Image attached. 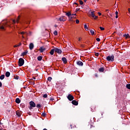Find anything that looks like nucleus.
<instances>
[{"mask_svg":"<svg viewBox=\"0 0 130 130\" xmlns=\"http://www.w3.org/2000/svg\"><path fill=\"white\" fill-rule=\"evenodd\" d=\"M25 61H24V59L20 58L19 59L18 61V64L19 67H22Z\"/></svg>","mask_w":130,"mask_h":130,"instance_id":"obj_1","label":"nucleus"},{"mask_svg":"<svg viewBox=\"0 0 130 130\" xmlns=\"http://www.w3.org/2000/svg\"><path fill=\"white\" fill-rule=\"evenodd\" d=\"M106 59L108 61H113L114 60V56H108L107 57Z\"/></svg>","mask_w":130,"mask_h":130,"instance_id":"obj_2","label":"nucleus"},{"mask_svg":"<svg viewBox=\"0 0 130 130\" xmlns=\"http://www.w3.org/2000/svg\"><path fill=\"white\" fill-rule=\"evenodd\" d=\"M29 105H30L29 109H32L33 107H36V104H35V103H34V102L33 101H31L29 102Z\"/></svg>","mask_w":130,"mask_h":130,"instance_id":"obj_3","label":"nucleus"},{"mask_svg":"<svg viewBox=\"0 0 130 130\" xmlns=\"http://www.w3.org/2000/svg\"><path fill=\"white\" fill-rule=\"evenodd\" d=\"M67 98L68 100H69L70 101H73V100H74V96H73V95H72V94H69L68 95V96H67Z\"/></svg>","mask_w":130,"mask_h":130,"instance_id":"obj_4","label":"nucleus"},{"mask_svg":"<svg viewBox=\"0 0 130 130\" xmlns=\"http://www.w3.org/2000/svg\"><path fill=\"white\" fill-rule=\"evenodd\" d=\"M57 21H60V22H65L66 19H64V16H61L57 19Z\"/></svg>","mask_w":130,"mask_h":130,"instance_id":"obj_5","label":"nucleus"},{"mask_svg":"<svg viewBox=\"0 0 130 130\" xmlns=\"http://www.w3.org/2000/svg\"><path fill=\"white\" fill-rule=\"evenodd\" d=\"M54 50H55V52H56L57 53H59V54H60V53H61V52H62L61 50H60L57 48H55Z\"/></svg>","mask_w":130,"mask_h":130,"instance_id":"obj_6","label":"nucleus"},{"mask_svg":"<svg viewBox=\"0 0 130 130\" xmlns=\"http://www.w3.org/2000/svg\"><path fill=\"white\" fill-rule=\"evenodd\" d=\"M33 48H34V44H33V43H31L29 44V49L30 50H32V49H33Z\"/></svg>","mask_w":130,"mask_h":130,"instance_id":"obj_7","label":"nucleus"},{"mask_svg":"<svg viewBox=\"0 0 130 130\" xmlns=\"http://www.w3.org/2000/svg\"><path fill=\"white\" fill-rule=\"evenodd\" d=\"M77 64H78V66H83V62L81 61H78L77 62Z\"/></svg>","mask_w":130,"mask_h":130,"instance_id":"obj_8","label":"nucleus"},{"mask_svg":"<svg viewBox=\"0 0 130 130\" xmlns=\"http://www.w3.org/2000/svg\"><path fill=\"white\" fill-rule=\"evenodd\" d=\"M72 104H73V105H76V106L78 105V102H77L75 100L73 101L72 102Z\"/></svg>","mask_w":130,"mask_h":130,"instance_id":"obj_9","label":"nucleus"},{"mask_svg":"<svg viewBox=\"0 0 130 130\" xmlns=\"http://www.w3.org/2000/svg\"><path fill=\"white\" fill-rule=\"evenodd\" d=\"M62 60L64 62V63H67V62H68V61L67 60V58H66V57H62Z\"/></svg>","mask_w":130,"mask_h":130,"instance_id":"obj_10","label":"nucleus"},{"mask_svg":"<svg viewBox=\"0 0 130 130\" xmlns=\"http://www.w3.org/2000/svg\"><path fill=\"white\" fill-rule=\"evenodd\" d=\"M15 102L17 103V104H19V103H20L21 101L20 100V99L17 98L15 100Z\"/></svg>","mask_w":130,"mask_h":130,"instance_id":"obj_11","label":"nucleus"},{"mask_svg":"<svg viewBox=\"0 0 130 130\" xmlns=\"http://www.w3.org/2000/svg\"><path fill=\"white\" fill-rule=\"evenodd\" d=\"M90 32L91 35H94V34H95V29H90Z\"/></svg>","mask_w":130,"mask_h":130,"instance_id":"obj_12","label":"nucleus"},{"mask_svg":"<svg viewBox=\"0 0 130 130\" xmlns=\"http://www.w3.org/2000/svg\"><path fill=\"white\" fill-rule=\"evenodd\" d=\"M123 36H124V37H125V38H126V39L130 38L129 35H128V34H127V35H126V34H125V35H123Z\"/></svg>","mask_w":130,"mask_h":130,"instance_id":"obj_13","label":"nucleus"},{"mask_svg":"<svg viewBox=\"0 0 130 130\" xmlns=\"http://www.w3.org/2000/svg\"><path fill=\"white\" fill-rule=\"evenodd\" d=\"M54 51H55V50H54V48L52 49L51 50V51L50 52V55H53L54 53Z\"/></svg>","mask_w":130,"mask_h":130,"instance_id":"obj_14","label":"nucleus"},{"mask_svg":"<svg viewBox=\"0 0 130 130\" xmlns=\"http://www.w3.org/2000/svg\"><path fill=\"white\" fill-rule=\"evenodd\" d=\"M10 75H11V73H10V72H7L6 73V77H7V78L10 77Z\"/></svg>","mask_w":130,"mask_h":130,"instance_id":"obj_15","label":"nucleus"},{"mask_svg":"<svg viewBox=\"0 0 130 130\" xmlns=\"http://www.w3.org/2000/svg\"><path fill=\"white\" fill-rule=\"evenodd\" d=\"M66 16H68L69 18H70V16H72V14L71 12H68L66 14Z\"/></svg>","mask_w":130,"mask_h":130,"instance_id":"obj_16","label":"nucleus"},{"mask_svg":"<svg viewBox=\"0 0 130 130\" xmlns=\"http://www.w3.org/2000/svg\"><path fill=\"white\" fill-rule=\"evenodd\" d=\"M16 115L18 116H21V112L17 111L16 112Z\"/></svg>","mask_w":130,"mask_h":130,"instance_id":"obj_17","label":"nucleus"},{"mask_svg":"<svg viewBox=\"0 0 130 130\" xmlns=\"http://www.w3.org/2000/svg\"><path fill=\"white\" fill-rule=\"evenodd\" d=\"M84 29L86 30V31H88L89 29L88 28V26H87V24H84Z\"/></svg>","mask_w":130,"mask_h":130,"instance_id":"obj_18","label":"nucleus"},{"mask_svg":"<svg viewBox=\"0 0 130 130\" xmlns=\"http://www.w3.org/2000/svg\"><path fill=\"white\" fill-rule=\"evenodd\" d=\"M1 80H4L5 79V75H2L0 76Z\"/></svg>","mask_w":130,"mask_h":130,"instance_id":"obj_19","label":"nucleus"},{"mask_svg":"<svg viewBox=\"0 0 130 130\" xmlns=\"http://www.w3.org/2000/svg\"><path fill=\"white\" fill-rule=\"evenodd\" d=\"M44 50H45V49L43 48H41L40 49V52H43V51H44Z\"/></svg>","mask_w":130,"mask_h":130,"instance_id":"obj_20","label":"nucleus"},{"mask_svg":"<svg viewBox=\"0 0 130 130\" xmlns=\"http://www.w3.org/2000/svg\"><path fill=\"white\" fill-rule=\"evenodd\" d=\"M27 53H28V51L24 52L23 53H22V55L24 56V55H26V54H27Z\"/></svg>","mask_w":130,"mask_h":130,"instance_id":"obj_21","label":"nucleus"},{"mask_svg":"<svg viewBox=\"0 0 130 130\" xmlns=\"http://www.w3.org/2000/svg\"><path fill=\"white\" fill-rule=\"evenodd\" d=\"M38 60H42V56H38Z\"/></svg>","mask_w":130,"mask_h":130,"instance_id":"obj_22","label":"nucleus"},{"mask_svg":"<svg viewBox=\"0 0 130 130\" xmlns=\"http://www.w3.org/2000/svg\"><path fill=\"white\" fill-rule=\"evenodd\" d=\"M99 71L101 72H104V68H100V69H99Z\"/></svg>","mask_w":130,"mask_h":130,"instance_id":"obj_23","label":"nucleus"},{"mask_svg":"<svg viewBox=\"0 0 130 130\" xmlns=\"http://www.w3.org/2000/svg\"><path fill=\"white\" fill-rule=\"evenodd\" d=\"M126 87L127 89H129V90H130V84H127Z\"/></svg>","mask_w":130,"mask_h":130,"instance_id":"obj_24","label":"nucleus"},{"mask_svg":"<svg viewBox=\"0 0 130 130\" xmlns=\"http://www.w3.org/2000/svg\"><path fill=\"white\" fill-rule=\"evenodd\" d=\"M51 80H52V78H51V77L48 78V81H49V82H50Z\"/></svg>","mask_w":130,"mask_h":130,"instance_id":"obj_25","label":"nucleus"},{"mask_svg":"<svg viewBox=\"0 0 130 130\" xmlns=\"http://www.w3.org/2000/svg\"><path fill=\"white\" fill-rule=\"evenodd\" d=\"M37 107L38 108H39L41 107V105L40 104H38L37 105Z\"/></svg>","mask_w":130,"mask_h":130,"instance_id":"obj_26","label":"nucleus"},{"mask_svg":"<svg viewBox=\"0 0 130 130\" xmlns=\"http://www.w3.org/2000/svg\"><path fill=\"white\" fill-rule=\"evenodd\" d=\"M95 16V14H94V12H91V16L92 18Z\"/></svg>","mask_w":130,"mask_h":130,"instance_id":"obj_27","label":"nucleus"},{"mask_svg":"<svg viewBox=\"0 0 130 130\" xmlns=\"http://www.w3.org/2000/svg\"><path fill=\"white\" fill-rule=\"evenodd\" d=\"M19 20H20V16H19L18 17V18H17V19L16 20V22H17V23H19Z\"/></svg>","mask_w":130,"mask_h":130,"instance_id":"obj_28","label":"nucleus"},{"mask_svg":"<svg viewBox=\"0 0 130 130\" xmlns=\"http://www.w3.org/2000/svg\"><path fill=\"white\" fill-rule=\"evenodd\" d=\"M76 24H79V23H80V21L79 20V19H76Z\"/></svg>","mask_w":130,"mask_h":130,"instance_id":"obj_29","label":"nucleus"},{"mask_svg":"<svg viewBox=\"0 0 130 130\" xmlns=\"http://www.w3.org/2000/svg\"><path fill=\"white\" fill-rule=\"evenodd\" d=\"M54 35H57V31L55 30L54 31Z\"/></svg>","mask_w":130,"mask_h":130,"instance_id":"obj_30","label":"nucleus"},{"mask_svg":"<svg viewBox=\"0 0 130 130\" xmlns=\"http://www.w3.org/2000/svg\"><path fill=\"white\" fill-rule=\"evenodd\" d=\"M43 98H47V94H44Z\"/></svg>","mask_w":130,"mask_h":130,"instance_id":"obj_31","label":"nucleus"},{"mask_svg":"<svg viewBox=\"0 0 130 130\" xmlns=\"http://www.w3.org/2000/svg\"><path fill=\"white\" fill-rule=\"evenodd\" d=\"M0 28L2 29V30H5V27L4 26H1Z\"/></svg>","mask_w":130,"mask_h":130,"instance_id":"obj_32","label":"nucleus"},{"mask_svg":"<svg viewBox=\"0 0 130 130\" xmlns=\"http://www.w3.org/2000/svg\"><path fill=\"white\" fill-rule=\"evenodd\" d=\"M92 18H93V19H94V20H96V19H97V18H98V17L94 15Z\"/></svg>","mask_w":130,"mask_h":130,"instance_id":"obj_33","label":"nucleus"},{"mask_svg":"<svg viewBox=\"0 0 130 130\" xmlns=\"http://www.w3.org/2000/svg\"><path fill=\"white\" fill-rule=\"evenodd\" d=\"M79 3H80V4L81 5H83V1H82L81 0L79 1Z\"/></svg>","mask_w":130,"mask_h":130,"instance_id":"obj_34","label":"nucleus"},{"mask_svg":"<svg viewBox=\"0 0 130 130\" xmlns=\"http://www.w3.org/2000/svg\"><path fill=\"white\" fill-rule=\"evenodd\" d=\"M14 79H15L16 80H18V79H19V77H18V76H15V77H14Z\"/></svg>","mask_w":130,"mask_h":130,"instance_id":"obj_35","label":"nucleus"},{"mask_svg":"<svg viewBox=\"0 0 130 130\" xmlns=\"http://www.w3.org/2000/svg\"><path fill=\"white\" fill-rule=\"evenodd\" d=\"M100 28L101 29V30L102 31H103V30H104V27H100Z\"/></svg>","mask_w":130,"mask_h":130,"instance_id":"obj_36","label":"nucleus"},{"mask_svg":"<svg viewBox=\"0 0 130 130\" xmlns=\"http://www.w3.org/2000/svg\"><path fill=\"white\" fill-rule=\"evenodd\" d=\"M69 19L70 20H71L72 19H73V16H70V17H69Z\"/></svg>","mask_w":130,"mask_h":130,"instance_id":"obj_37","label":"nucleus"},{"mask_svg":"<svg viewBox=\"0 0 130 130\" xmlns=\"http://www.w3.org/2000/svg\"><path fill=\"white\" fill-rule=\"evenodd\" d=\"M96 41H98V42H99V41H100V38H96Z\"/></svg>","mask_w":130,"mask_h":130,"instance_id":"obj_38","label":"nucleus"},{"mask_svg":"<svg viewBox=\"0 0 130 130\" xmlns=\"http://www.w3.org/2000/svg\"><path fill=\"white\" fill-rule=\"evenodd\" d=\"M42 115L43 116H45L46 115V114L45 113H43Z\"/></svg>","mask_w":130,"mask_h":130,"instance_id":"obj_39","label":"nucleus"},{"mask_svg":"<svg viewBox=\"0 0 130 130\" xmlns=\"http://www.w3.org/2000/svg\"><path fill=\"white\" fill-rule=\"evenodd\" d=\"M13 24H15L16 23V20H13Z\"/></svg>","mask_w":130,"mask_h":130,"instance_id":"obj_40","label":"nucleus"},{"mask_svg":"<svg viewBox=\"0 0 130 130\" xmlns=\"http://www.w3.org/2000/svg\"><path fill=\"white\" fill-rule=\"evenodd\" d=\"M18 45V47L19 46H21L22 45V43H19V44L18 45Z\"/></svg>","mask_w":130,"mask_h":130,"instance_id":"obj_41","label":"nucleus"},{"mask_svg":"<svg viewBox=\"0 0 130 130\" xmlns=\"http://www.w3.org/2000/svg\"><path fill=\"white\" fill-rule=\"evenodd\" d=\"M95 55H96V56H99V53H96Z\"/></svg>","mask_w":130,"mask_h":130,"instance_id":"obj_42","label":"nucleus"},{"mask_svg":"<svg viewBox=\"0 0 130 130\" xmlns=\"http://www.w3.org/2000/svg\"><path fill=\"white\" fill-rule=\"evenodd\" d=\"M115 15H118V12L116 11V12H115Z\"/></svg>","mask_w":130,"mask_h":130,"instance_id":"obj_43","label":"nucleus"},{"mask_svg":"<svg viewBox=\"0 0 130 130\" xmlns=\"http://www.w3.org/2000/svg\"><path fill=\"white\" fill-rule=\"evenodd\" d=\"M82 40V38H79L78 41H81Z\"/></svg>","mask_w":130,"mask_h":130,"instance_id":"obj_44","label":"nucleus"},{"mask_svg":"<svg viewBox=\"0 0 130 130\" xmlns=\"http://www.w3.org/2000/svg\"><path fill=\"white\" fill-rule=\"evenodd\" d=\"M20 34H21V35L25 34V32L22 31L20 32Z\"/></svg>","mask_w":130,"mask_h":130,"instance_id":"obj_45","label":"nucleus"},{"mask_svg":"<svg viewBox=\"0 0 130 130\" xmlns=\"http://www.w3.org/2000/svg\"><path fill=\"white\" fill-rule=\"evenodd\" d=\"M14 47H19V46H18V45H15L14 46Z\"/></svg>","mask_w":130,"mask_h":130,"instance_id":"obj_46","label":"nucleus"},{"mask_svg":"<svg viewBox=\"0 0 130 130\" xmlns=\"http://www.w3.org/2000/svg\"><path fill=\"white\" fill-rule=\"evenodd\" d=\"M98 14H99V16H101V15H102L101 13H100V12H98Z\"/></svg>","mask_w":130,"mask_h":130,"instance_id":"obj_47","label":"nucleus"},{"mask_svg":"<svg viewBox=\"0 0 130 130\" xmlns=\"http://www.w3.org/2000/svg\"><path fill=\"white\" fill-rule=\"evenodd\" d=\"M76 14H71V16H76Z\"/></svg>","mask_w":130,"mask_h":130,"instance_id":"obj_48","label":"nucleus"},{"mask_svg":"<svg viewBox=\"0 0 130 130\" xmlns=\"http://www.w3.org/2000/svg\"><path fill=\"white\" fill-rule=\"evenodd\" d=\"M115 18H116V19H117V18H118V15H116Z\"/></svg>","mask_w":130,"mask_h":130,"instance_id":"obj_49","label":"nucleus"},{"mask_svg":"<svg viewBox=\"0 0 130 130\" xmlns=\"http://www.w3.org/2000/svg\"><path fill=\"white\" fill-rule=\"evenodd\" d=\"M2 83L0 82V87H2Z\"/></svg>","mask_w":130,"mask_h":130,"instance_id":"obj_50","label":"nucleus"},{"mask_svg":"<svg viewBox=\"0 0 130 130\" xmlns=\"http://www.w3.org/2000/svg\"><path fill=\"white\" fill-rule=\"evenodd\" d=\"M6 25H7V26H10V25H9L8 23H6Z\"/></svg>","mask_w":130,"mask_h":130,"instance_id":"obj_51","label":"nucleus"},{"mask_svg":"<svg viewBox=\"0 0 130 130\" xmlns=\"http://www.w3.org/2000/svg\"><path fill=\"white\" fill-rule=\"evenodd\" d=\"M32 32H29V35H31Z\"/></svg>","mask_w":130,"mask_h":130,"instance_id":"obj_52","label":"nucleus"},{"mask_svg":"<svg viewBox=\"0 0 130 130\" xmlns=\"http://www.w3.org/2000/svg\"><path fill=\"white\" fill-rule=\"evenodd\" d=\"M33 79H34V80H36V78H35V77H34Z\"/></svg>","mask_w":130,"mask_h":130,"instance_id":"obj_53","label":"nucleus"},{"mask_svg":"<svg viewBox=\"0 0 130 130\" xmlns=\"http://www.w3.org/2000/svg\"><path fill=\"white\" fill-rule=\"evenodd\" d=\"M87 0H84V3H86Z\"/></svg>","mask_w":130,"mask_h":130,"instance_id":"obj_54","label":"nucleus"},{"mask_svg":"<svg viewBox=\"0 0 130 130\" xmlns=\"http://www.w3.org/2000/svg\"><path fill=\"white\" fill-rule=\"evenodd\" d=\"M128 12L130 13V9H128Z\"/></svg>","mask_w":130,"mask_h":130,"instance_id":"obj_55","label":"nucleus"},{"mask_svg":"<svg viewBox=\"0 0 130 130\" xmlns=\"http://www.w3.org/2000/svg\"><path fill=\"white\" fill-rule=\"evenodd\" d=\"M0 124H3V123H2V122L0 121Z\"/></svg>","mask_w":130,"mask_h":130,"instance_id":"obj_56","label":"nucleus"},{"mask_svg":"<svg viewBox=\"0 0 130 130\" xmlns=\"http://www.w3.org/2000/svg\"><path fill=\"white\" fill-rule=\"evenodd\" d=\"M55 27H57V25H55Z\"/></svg>","mask_w":130,"mask_h":130,"instance_id":"obj_57","label":"nucleus"},{"mask_svg":"<svg viewBox=\"0 0 130 130\" xmlns=\"http://www.w3.org/2000/svg\"><path fill=\"white\" fill-rule=\"evenodd\" d=\"M95 77H97V74H95Z\"/></svg>","mask_w":130,"mask_h":130,"instance_id":"obj_58","label":"nucleus"},{"mask_svg":"<svg viewBox=\"0 0 130 130\" xmlns=\"http://www.w3.org/2000/svg\"><path fill=\"white\" fill-rule=\"evenodd\" d=\"M22 38H25V37H24V36H22Z\"/></svg>","mask_w":130,"mask_h":130,"instance_id":"obj_59","label":"nucleus"},{"mask_svg":"<svg viewBox=\"0 0 130 130\" xmlns=\"http://www.w3.org/2000/svg\"><path fill=\"white\" fill-rule=\"evenodd\" d=\"M98 1V2H99V0H97Z\"/></svg>","mask_w":130,"mask_h":130,"instance_id":"obj_60","label":"nucleus"},{"mask_svg":"<svg viewBox=\"0 0 130 130\" xmlns=\"http://www.w3.org/2000/svg\"><path fill=\"white\" fill-rule=\"evenodd\" d=\"M76 5H77V3H75Z\"/></svg>","mask_w":130,"mask_h":130,"instance_id":"obj_61","label":"nucleus"},{"mask_svg":"<svg viewBox=\"0 0 130 130\" xmlns=\"http://www.w3.org/2000/svg\"><path fill=\"white\" fill-rule=\"evenodd\" d=\"M119 28H120V26H119Z\"/></svg>","mask_w":130,"mask_h":130,"instance_id":"obj_62","label":"nucleus"}]
</instances>
